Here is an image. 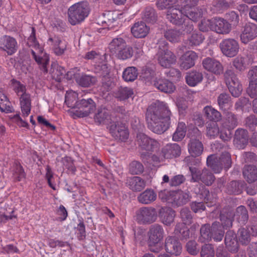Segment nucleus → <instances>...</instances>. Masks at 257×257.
Masks as SVG:
<instances>
[{"label": "nucleus", "instance_id": "obj_1", "mask_svg": "<svg viewBox=\"0 0 257 257\" xmlns=\"http://www.w3.org/2000/svg\"><path fill=\"white\" fill-rule=\"evenodd\" d=\"M177 0H158L157 5L161 9H168L167 19L176 25H182L183 31L191 32L194 29L192 21H197L203 16L202 9L196 7L198 0H185L183 7L176 5Z\"/></svg>", "mask_w": 257, "mask_h": 257}, {"label": "nucleus", "instance_id": "obj_2", "mask_svg": "<svg viewBox=\"0 0 257 257\" xmlns=\"http://www.w3.org/2000/svg\"><path fill=\"white\" fill-rule=\"evenodd\" d=\"M172 116V113L167 103L156 101L147 110L146 121L148 128L156 134H163L170 127Z\"/></svg>", "mask_w": 257, "mask_h": 257}, {"label": "nucleus", "instance_id": "obj_3", "mask_svg": "<svg viewBox=\"0 0 257 257\" xmlns=\"http://www.w3.org/2000/svg\"><path fill=\"white\" fill-rule=\"evenodd\" d=\"M27 44L30 47L34 49L31 50L33 58L42 71L44 73L48 72L47 65L49 62V55L43 52V49L40 46L36 37V31L34 28H32V32L28 39Z\"/></svg>", "mask_w": 257, "mask_h": 257}, {"label": "nucleus", "instance_id": "obj_4", "mask_svg": "<svg viewBox=\"0 0 257 257\" xmlns=\"http://www.w3.org/2000/svg\"><path fill=\"white\" fill-rule=\"evenodd\" d=\"M224 231L222 230L219 222H214L210 227L209 224H204L200 228L199 240L202 242L209 241L212 238L215 241H220L224 236Z\"/></svg>", "mask_w": 257, "mask_h": 257}, {"label": "nucleus", "instance_id": "obj_5", "mask_svg": "<svg viewBox=\"0 0 257 257\" xmlns=\"http://www.w3.org/2000/svg\"><path fill=\"white\" fill-rule=\"evenodd\" d=\"M206 164L214 173H219L223 168L228 170L231 167L232 164L231 155L226 151L222 153L219 157L215 155H211L207 158Z\"/></svg>", "mask_w": 257, "mask_h": 257}, {"label": "nucleus", "instance_id": "obj_6", "mask_svg": "<svg viewBox=\"0 0 257 257\" xmlns=\"http://www.w3.org/2000/svg\"><path fill=\"white\" fill-rule=\"evenodd\" d=\"M89 12L86 2L76 3L68 9V21L72 25H75L83 21L88 16Z\"/></svg>", "mask_w": 257, "mask_h": 257}, {"label": "nucleus", "instance_id": "obj_7", "mask_svg": "<svg viewBox=\"0 0 257 257\" xmlns=\"http://www.w3.org/2000/svg\"><path fill=\"white\" fill-rule=\"evenodd\" d=\"M159 198L164 202L177 206L186 204L189 200V195L182 191H169L167 190L161 191Z\"/></svg>", "mask_w": 257, "mask_h": 257}, {"label": "nucleus", "instance_id": "obj_8", "mask_svg": "<svg viewBox=\"0 0 257 257\" xmlns=\"http://www.w3.org/2000/svg\"><path fill=\"white\" fill-rule=\"evenodd\" d=\"M188 135L190 140L187 147L189 154L193 158L199 157L204 150L203 145L200 141L202 136L201 132L197 127H194Z\"/></svg>", "mask_w": 257, "mask_h": 257}, {"label": "nucleus", "instance_id": "obj_9", "mask_svg": "<svg viewBox=\"0 0 257 257\" xmlns=\"http://www.w3.org/2000/svg\"><path fill=\"white\" fill-rule=\"evenodd\" d=\"M164 231L162 225L159 224L152 225L148 233V244L150 250L154 252H159L162 246L159 243L163 239Z\"/></svg>", "mask_w": 257, "mask_h": 257}, {"label": "nucleus", "instance_id": "obj_10", "mask_svg": "<svg viewBox=\"0 0 257 257\" xmlns=\"http://www.w3.org/2000/svg\"><path fill=\"white\" fill-rule=\"evenodd\" d=\"M157 59L159 64L164 68H169L176 62L175 55L168 49V44L165 41L159 43Z\"/></svg>", "mask_w": 257, "mask_h": 257}, {"label": "nucleus", "instance_id": "obj_11", "mask_svg": "<svg viewBox=\"0 0 257 257\" xmlns=\"http://www.w3.org/2000/svg\"><path fill=\"white\" fill-rule=\"evenodd\" d=\"M225 83L231 95L238 97L242 91V85L236 74L231 69L225 71L224 73Z\"/></svg>", "mask_w": 257, "mask_h": 257}, {"label": "nucleus", "instance_id": "obj_12", "mask_svg": "<svg viewBox=\"0 0 257 257\" xmlns=\"http://www.w3.org/2000/svg\"><path fill=\"white\" fill-rule=\"evenodd\" d=\"M158 218L157 210L152 206L142 207L136 212V220L141 224H150Z\"/></svg>", "mask_w": 257, "mask_h": 257}, {"label": "nucleus", "instance_id": "obj_13", "mask_svg": "<svg viewBox=\"0 0 257 257\" xmlns=\"http://www.w3.org/2000/svg\"><path fill=\"white\" fill-rule=\"evenodd\" d=\"M137 141L141 150L146 151L148 154L158 150L160 146L157 140L149 137L144 133L137 134Z\"/></svg>", "mask_w": 257, "mask_h": 257}, {"label": "nucleus", "instance_id": "obj_14", "mask_svg": "<svg viewBox=\"0 0 257 257\" xmlns=\"http://www.w3.org/2000/svg\"><path fill=\"white\" fill-rule=\"evenodd\" d=\"M76 109L74 115L78 117H86L95 110L96 103L91 98L82 99L77 101Z\"/></svg>", "mask_w": 257, "mask_h": 257}, {"label": "nucleus", "instance_id": "obj_15", "mask_svg": "<svg viewBox=\"0 0 257 257\" xmlns=\"http://www.w3.org/2000/svg\"><path fill=\"white\" fill-rule=\"evenodd\" d=\"M219 48L222 54L227 57L236 56L239 50L238 41L233 38L224 39L219 44Z\"/></svg>", "mask_w": 257, "mask_h": 257}, {"label": "nucleus", "instance_id": "obj_16", "mask_svg": "<svg viewBox=\"0 0 257 257\" xmlns=\"http://www.w3.org/2000/svg\"><path fill=\"white\" fill-rule=\"evenodd\" d=\"M189 170L192 175V180L194 182L201 181L206 185H211L214 181L213 174L208 169H204L201 172L195 167H189Z\"/></svg>", "mask_w": 257, "mask_h": 257}, {"label": "nucleus", "instance_id": "obj_17", "mask_svg": "<svg viewBox=\"0 0 257 257\" xmlns=\"http://www.w3.org/2000/svg\"><path fill=\"white\" fill-rule=\"evenodd\" d=\"M18 48V42L15 38L7 35L0 37V51L11 56L16 53Z\"/></svg>", "mask_w": 257, "mask_h": 257}, {"label": "nucleus", "instance_id": "obj_18", "mask_svg": "<svg viewBox=\"0 0 257 257\" xmlns=\"http://www.w3.org/2000/svg\"><path fill=\"white\" fill-rule=\"evenodd\" d=\"M48 42L56 56H62L67 50L68 42L62 36H54L49 38Z\"/></svg>", "mask_w": 257, "mask_h": 257}, {"label": "nucleus", "instance_id": "obj_19", "mask_svg": "<svg viewBox=\"0 0 257 257\" xmlns=\"http://www.w3.org/2000/svg\"><path fill=\"white\" fill-rule=\"evenodd\" d=\"M257 37V25L254 23L246 24L240 35L242 43L247 44Z\"/></svg>", "mask_w": 257, "mask_h": 257}, {"label": "nucleus", "instance_id": "obj_20", "mask_svg": "<svg viewBox=\"0 0 257 257\" xmlns=\"http://www.w3.org/2000/svg\"><path fill=\"white\" fill-rule=\"evenodd\" d=\"M197 54L193 51H188L184 53L179 58V62L181 69L187 70L195 65L198 59Z\"/></svg>", "mask_w": 257, "mask_h": 257}, {"label": "nucleus", "instance_id": "obj_21", "mask_svg": "<svg viewBox=\"0 0 257 257\" xmlns=\"http://www.w3.org/2000/svg\"><path fill=\"white\" fill-rule=\"evenodd\" d=\"M203 68L208 72H211L216 75H219L223 72V67L218 60L207 57L202 61Z\"/></svg>", "mask_w": 257, "mask_h": 257}, {"label": "nucleus", "instance_id": "obj_22", "mask_svg": "<svg viewBox=\"0 0 257 257\" xmlns=\"http://www.w3.org/2000/svg\"><path fill=\"white\" fill-rule=\"evenodd\" d=\"M213 31L222 35L228 34L231 30V24L227 20L220 17L213 18Z\"/></svg>", "mask_w": 257, "mask_h": 257}, {"label": "nucleus", "instance_id": "obj_23", "mask_svg": "<svg viewBox=\"0 0 257 257\" xmlns=\"http://www.w3.org/2000/svg\"><path fill=\"white\" fill-rule=\"evenodd\" d=\"M161 153L164 159H172L180 156L181 149L177 144H168L162 149Z\"/></svg>", "mask_w": 257, "mask_h": 257}, {"label": "nucleus", "instance_id": "obj_24", "mask_svg": "<svg viewBox=\"0 0 257 257\" xmlns=\"http://www.w3.org/2000/svg\"><path fill=\"white\" fill-rule=\"evenodd\" d=\"M165 248L167 252L178 256L182 252V245L178 239L174 236H168L165 241Z\"/></svg>", "mask_w": 257, "mask_h": 257}, {"label": "nucleus", "instance_id": "obj_25", "mask_svg": "<svg viewBox=\"0 0 257 257\" xmlns=\"http://www.w3.org/2000/svg\"><path fill=\"white\" fill-rule=\"evenodd\" d=\"M224 242L228 251L232 253H235L238 250V243L236 235L232 230L227 231Z\"/></svg>", "mask_w": 257, "mask_h": 257}, {"label": "nucleus", "instance_id": "obj_26", "mask_svg": "<svg viewBox=\"0 0 257 257\" xmlns=\"http://www.w3.org/2000/svg\"><path fill=\"white\" fill-rule=\"evenodd\" d=\"M149 31L150 28L142 21L135 23L131 28L133 35L138 38H145L149 34Z\"/></svg>", "mask_w": 257, "mask_h": 257}, {"label": "nucleus", "instance_id": "obj_27", "mask_svg": "<svg viewBox=\"0 0 257 257\" xmlns=\"http://www.w3.org/2000/svg\"><path fill=\"white\" fill-rule=\"evenodd\" d=\"M95 122L98 124H107L111 120V116L108 110L105 107H99L94 115Z\"/></svg>", "mask_w": 257, "mask_h": 257}, {"label": "nucleus", "instance_id": "obj_28", "mask_svg": "<svg viewBox=\"0 0 257 257\" xmlns=\"http://www.w3.org/2000/svg\"><path fill=\"white\" fill-rule=\"evenodd\" d=\"M248 133L243 128H238L235 132L234 144L239 149H243L248 142Z\"/></svg>", "mask_w": 257, "mask_h": 257}, {"label": "nucleus", "instance_id": "obj_29", "mask_svg": "<svg viewBox=\"0 0 257 257\" xmlns=\"http://www.w3.org/2000/svg\"><path fill=\"white\" fill-rule=\"evenodd\" d=\"M253 61L251 57L248 55H238L232 62L233 66L239 71L244 70Z\"/></svg>", "mask_w": 257, "mask_h": 257}, {"label": "nucleus", "instance_id": "obj_30", "mask_svg": "<svg viewBox=\"0 0 257 257\" xmlns=\"http://www.w3.org/2000/svg\"><path fill=\"white\" fill-rule=\"evenodd\" d=\"M154 86L160 91L166 93H172L176 89L173 83L166 79H159L156 80Z\"/></svg>", "mask_w": 257, "mask_h": 257}, {"label": "nucleus", "instance_id": "obj_31", "mask_svg": "<svg viewBox=\"0 0 257 257\" xmlns=\"http://www.w3.org/2000/svg\"><path fill=\"white\" fill-rule=\"evenodd\" d=\"M19 99L22 115L24 117H27L29 115L31 110V95L27 92L20 96Z\"/></svg>", "mask_w": 257, "mask_h": 257}, {"label": "nucleus", "instance_id": "obj_32", "mask_svg": "<svg viewBox=\"0 0 257 257\" xmlns=\"http://www.w3.org/2000/svg\"><path fill=\"white\" fill-rule=\"evenodd\" d=\"M160 218L163 224L170 225L174 220L175 211L169 207L162 208L160 212Z\"/></svg>", "mask_w": 257, "mask_h": 257}, {"label": "nucleus", "instance_id": "obj_33", "mask_svg": "<svg viewBox=\"0 0 257 257\" xmlns=\"http://www.w3.org/2000/svg\"><path fill=\"white\" fill-rule=\"evenodd\" d=\"M126 183L130 189L135 192L142 191L146 186V182L138 176L129 178L127 180Z\"/></svg>", "mask_w": 257, "mask_h": 257}, {"label": "nucleus", "instance_id": "obj_34", "mask_svg": "<svg viewBox=\"0 0 257 257\" xmlns=\"http://www.w3.org/2000/svg\"><path fill=\"white\" fill-rule=\"evenodd\" d=\"M244 178L248 183L257 180V167L254 165H245L242 171Z\"/></svg>", "mask_w": 257, "mask_h": 257}, {"label": "nucleus", "instance_id": "obj_35", "mask_svg": "<svg viewBox=\"0 0 257 257\" xmlns=\"http://www.w3.org/2000/svg\"><path fill=\"white\" fill-rule=\"evenodd\" d=\"M199 197L202 199L208 206H212L215 204L216 197L215 194L210 193L209 191L204 186H201L198 193Z\"/></svg>", "mask_w": 257, "mask_h": 257}, {"label": "nucleus", "instance_id": "obj_36", "mask_svg": "<svg viewBox=\"0 0 257 257\" xmlns=\"http://www.w3.org/2000/svg\"><path fill=\"white\" fill-rule=\"evenodd\" d=\"M157 198V194L151 189H147L141 193L137 197L138 201L143 204H149Z\"/></svg>", "mask_w": 257, "mask_h": 257}, {"label": "nucleus", "instance_id": "obj_37", "mask_svg": "<svg viewBox=\"0 0 257 257\" xmlns=\"http://www.w3.org/2000/svg\"><path fill=\"white\" fill-rule=\"evenodd\" d=\"M217 103L219 109L223 112L229 111L232 107L231 97L226 93H221L217 98Z\"/></svg>", "mask_w": 257, "mask_h": 257}, {"label": "nucleus", "instance_id": "obj_38", "mask_svg": "<svg viewBox=\"0 0 257 257\" xmlns=\"http://www.w3.org/2000/svg\"><path fill=\"white\" fill-rule=\"evenodd\" d=\"M126 43L125 41L122 38L117 37L113 39L108 47L110 54L115 56L125 46Z\"/></svg>", "mask_w": 257, "mask_h": 257}, {"label": "nucleus", "instance_id": "obj_39", "mask_svg": "<svg viewBox=\"0 0 257 257\" xmlns=\"http://www.w3.org/2000/svg\"><path fill=\"white\" fill-rule=\"evenodd\" d=\"M174 233L176 235L179 236L182 240H186L194 235V232L190 233V230L182 223H178L176 224Z\"/></svg>", "mask_w": 257, "mask_h": 257}, {"label": "nucleus", "instance_id": "obj_40", "mask_svg": "<svg viewBox=\"0 0 257 257\" xmlns=\"http://www.w3.org/2000/svg\"><path fill=\"white\" fill-rule=\"evenodd\" d=\"M185 79L187 84L193 87L202 81L203 75L201 72L199 71H192L187 73Z\"/></svg>", "mask_w": 257, "mask_h": 257}, {"label": "nucleus", "instance_id": "obj_41", "mask_svg": "<svg viewBox=\"0 0 257 257\" xmlns=\"http://www.w3.org/2000/svg\"><path fill=\"white\" fill-rule=\"evenodd\" d=\"M203 111L206 118L212 122H216L221 119L220 112L211 106H206L203 109Z\"/></svg>", "mask_w": 257, "mask_h": 257}, {"label": "nucleus", "instance_id": "obj_42", "mask_svg": "<svg viewBox=\"0 0 257 257\" xmlns=\"http://www.w3.org/2000/svg\"><path fill=\"white\" fill-rule=\"evenodd\" d=\"M187 126L185 122L179 121L176 131L172 136V140L175 142L182 141L186 136Z\"/></svg>", "mask_w": 257, "mask_h": 257}, {"label": "nucleus", "instance_id": "obj_43", "mask_svg": "<svg viewBox=\"0 0 257 257\" xmlns=\"http://www.w3.org/2000/svg\"><path fill=\"white\" fill-rule=\"evenodd\" d=\"M234 213L232 211H228L224 213L223 211L221 212L220 215V219L221 222V225H220L223 229H227L232 226L233 220Z\"/></svg>", "mask_w": 257, "mask_h": 257}, {"label": "nucleus", "instance_id": "obj_44", "mask_svg": "<svg viewBox=\"0 0 257 257\" xmlns=\"http://www.w3.org/2000/svg\"><path fill=\"white\" fill-rule=\"evenodd\" d=\"M50 73L53 79L58 82H60L65 75V70L58 64L53 63L51 65Z\"/></svg>", "mask_w": 257, "mask_h": 257}, {"label": "nucleus", "instance_id": "obj_45", "mask_svg": "<svg viewBox=\"0 0 257 257\" xmlns=\"http://www.w3.org/2000/svg\"><path fill=\"white\" fill-rule=\"evenodd\" d=\"M76 80L79 85L84 87H88L95 83L96 78L89 75L82 74L77 77Z\"/></svg>", "mask_w": 257, "mask_h": 257}, {"label": "nucleus", "instance_id": "obj_46", "mask_svg": "<svg viewBox=\"0 0 257 257\" xmlns=\"http://www.w3.org/2000/svg\"><path fill=\"white\" fill-rule=\"evenodd\" d=\"M78 94L73 90H69L66 92L65 94V102L68 107L72 108H76Z\"/></svg>", "mask_w": 257, "mask_h": 257}, {"label": "nucleus", "instance_id": "obj_47", "mask_svg": "<svg viewBox=\"0 0 257 257\" xmlns=\"http://www.w3.org/2000/svg\"><path fill=\"white\" fill-rule=\"evenodd\" d=\"M137 69L135 67H128L125 68L122 73V78L126 82H132L138 77Z\"/></svg>", "mask_w": 257, "mask_h": 257}, {"label": "nucleus", "instance_id": "obj_48", "mask_svg": "<svg viewBox=\"0 0 257 257\" xmlns=\"http://www.w3.org/2000/svg\"><path fill=\"white\" fill-rule=\"evenodd\" d=\"M204 40V37L201 33L193 32L188 38L187 43L191 46H198L203 42Z\"/></svg>", "mask_w": 257, "mask_h": 257}, {"label": "nucleus", "instance_id": "obj_49", "mask_svg": "<svg viewBox=\"0 0 257 257\" xmlns=\"http://www.w3.org/2000/svg\"><path fill=\"white\" fill-rule=\"evenodd\" d=\"M134 54V50L132 47L127 45L126 43L125 46L120 50L115 55L117 58L121 60H126L132 57Z\"/></svg>", "mask_w": 257, "mask_h": 257}, {"label": "nucleus", "instance_id": "obj_50", "mask_svg": "<svg viewBox=\"0 0 257 257\" xmlns=\"http://www.w3.org/2000/svg\"><path fill=\"white\" fill-rule=\"evenodd\" d=\"M219 134V128L216 122H210L206 125V136L210 139H215Z\"/></svg>", "mask_w": 257, "mask_h": 257}, {"label": "nucleus", "instance_id": "obj_51", "mask_svg": "<svg viewBox=\"0 0 257 257\" xmlns=\"http://www.w3.org/2000/svg\"><path fill=\"white\" fill-rule=\"evenodd\" d=\"M0 110L2 112H9L12 111L11 102L8 98L0 89Z\"/></svg>", "mask_w": 257, "mask_h": 257}, {"label": "nucleus", "instance_id": "obj_52", "mask_svg": "<svg viewBox=\"0 0 257 257\" xmlns=\"http://www.w3.org/2000/svg\"><path fill=\"white\" fill-rule=\"evenodd\" d=\"M11 85L14 92L20 97L27 93L26 85L15 79L11 80Z\"/></svg>", "mask_w": 257, "mask_h": 257}, {"label": "nucleus", "instance_id": "obj_53", "mask_svg": "<svg viewBox=\"0 0 257 257\" xmlns=\"http://www.w3.org/2000/svg\"><path fill=\"white\" fill-rule=\"evenodd\" d=\"M226 115V120L224 122L228 130L233 129L237 125V120L236 115L229 111L224 112Z\"/></svg>", "mask_w": 257, "mask_h": 257}, {"label": "nucleus", "instance_id": "obj_54", "mask_svg": "<svg viewBox=\"0 0 257 257\" xmlns=\"http://www.w3.org/2000/svg\"><path fill=\"white\" fill-rule=\"evenodd\" d=\"M133 90L129 87H120L115 94L116 97L120 100H123L132 96Z\"/></svg>", "mask_w": 257, "mask_h": 257}, {"label": "nucleus", "instance_id": "obj_55", "mask_svg": "<svg viewBox=\"0 0 257 257\" xmlns=\"http://www.w3.org/2000/svg\"><path fill=\"white\" fill-rule=\"evenodd\" d=\"M142 18L148 23H155L157 20L155 10L151 7L146 8L143 12Z\"/></svg>", "mask_w": 257, "mask_h": 257}, {"label": "nucleus", "instance_id": "obj_56", "mask_svg": "<svg viewBox=\"0 0 257 257\" xmlns=\"http://www.w3.org/2000/svg\"><path fill=\"white\" fill-rule=\"evenodd\" d=\"M238 237L239 242L243 245H247L250 241V234L248 230L245 228L239 229Z\"/></svg>", "mask_w": 257, "mask_h": 257}, {"label": "nucleus", "instance_id": "obj_57", "mask_svg": "<svg viewBox=\"0 0 257 257\" xmlns=\"http://www.w3.org/2000/svg\"><path fill=\"white\" fill-rule=\"evenodd\" d=\"M181 33L174 29L168 30L165 33V37L172 43L178 42L180 40Z\"/></svg>", "mask_w": 257, "mask_h": 257}, {"label": "nucleus", "instance_id": "obj_58", "mask_svg": "<svg viewBox=\"0 0 257 257\" xmlns=\"http://www.w3.org/2000/svg\"><path fill=\"white\" fill-rule=\"evenodd\" d=\"M180 217L184 225H190L192 222L193 216L188 208H183L181 210Z\"/></svg>", "mask_w": 257, "mask_h": 257}, {"label": "nucleus", "instance_id": "obj_59", "mask_svg": "<svg viewBox=\"0 0 257 257\" xmlns=\"http://www.w3.org/2000/svg\"><path fill=\"white\" fill-rule=\"evenodd\" d=\"M250 105L248 98L241 97L235 102L234 108L236 111H244L249 107Z\"/></svg>", "mask_w": 257, "mask_h": 257}, {"label": "nucleus", "instance_id": "obj_60", "mask_svg": "<svg viewBox=\"0 0 257 257\" xmlns=\"http://www.w3.org/2000/svg\"><path fill=\"white\" fill-rule=\"evenodd\" d=\"M144 169L143 165L139 161H134L130 164L129 172L132 174H140L143 172Z\"/></svg>", "mask_w": 257, "mask_h": 257}, {"label": "nucleus", "instance_id": "obj_61", "mask_svg": "<svg viewBox=\"0 0 257 257\" xmlns=\"http://www.w3.org/2000/svg\"><path fill=\"white\" fill-rule=\"evenodd\" d=\"M239 182L232 181L227 185L225 191L229 194L237 195L241 192Z\"/></svg>", "mask_w": 257, "mask_h": 257}, {"label": "nucleus", "instance_id": "obj_62", "mask_svg": "<svg viewBox=\"0 0 257 257\" xmlns=\"http://www.w3.org/2000/svg\"><path fill=\"white\" fill-rule=\"evenodd\" d=\"M236 213L239 222L244 224L247 221L248 218V212L244 206L241 205L238 207Z\"/></svg>", "mask_w": 257, "mask_h": 257}, {"label": "nucleus", "instance_id": "obj_63", "mask_svg": "<svg viewBox=\"0 0 257 257\" xmlns=\"http://www.w3.org/2000/svg\"><path fill=\"white\" fill-rule=\"evenodd\" d=\"M214 25L213 18L209 19H203L199 24L198 27L200 31L202 32H208L209 30L213 31Z\"/></svg>", "mask_w": 257, "mask_h": 257}, {"label": "nucleus", "instance_id": "obj_64", "mask_svg": "<svg viewBox=\"0 0 257 257\" xmlns=\"http://www.w3.org/2000/svg\"><path fill=\"white\" fill-rule=\"evenodd\" d=\"M201 257H214V250L213 246L210 244H206L202 246L200 252Z\"/></svg>", "mask_w": 257, "mask_h": 257}]
</instances>
